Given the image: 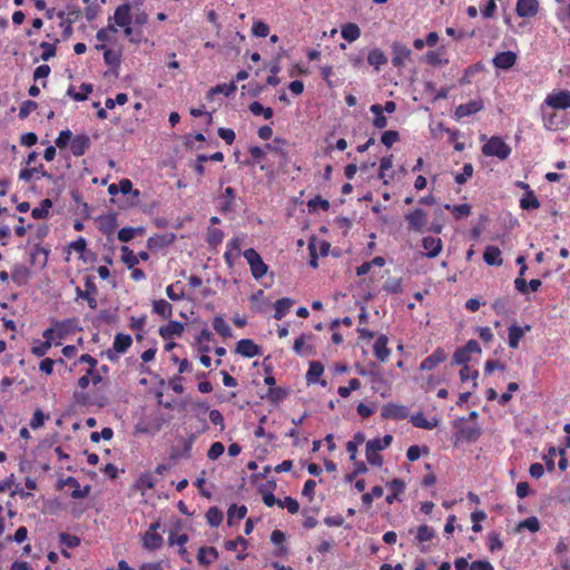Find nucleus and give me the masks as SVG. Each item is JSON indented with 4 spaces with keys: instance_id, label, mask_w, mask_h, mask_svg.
Wrapping results in <instances>:
<instances>
[{
    "instance_id": "nucleus-1",
    "label": "nucleus",
    "mask_w": 570,
    "mask_h": 570,
    "mask_svg": "<svg viewBox=\"0 0 570 570\" xmlns=\"http://www.w3.org/2000/svg\"><path fill=\"white\" fill-rule=\"evenodd\" d=\"M132 14H131V8L129 3H122L118 6L114 12V16L109 18L108 29L111 32H117V27L121 28L124 30V33L129 40L132 42L134 39L131 38L132 35Z\"/></svg>"
},
{
    "instance_id": "nucleus-2",
    "label": "nucleus",
    "mask_w": 570,
    "mask_h": 570,
    "mask_svg": "<svg viewBox=\"0 0 570 570\" xmlns=\"http://www.w3.org/2000/svg\"><path fill=\"white\" fill-rule=\"evenodd\" d=\"M184 521L179 518H176L173 522L171 529L169 530L167 542L169 547L178 546V553L181 557V559L187 562H190L189 553L185 547V544L189 540L188 534L181 533V535H176V532L181 531L184 529Z\"/></svg>"
},
{
    "instance_id": "nucleus-3",
    "label": "nucleus",
    "mask_w": 570,
    "mask_h": 570,
    "mask_svg": "<svg viewBox=\"0 0 570 570\" xmlns=\"http://www.w3.org/2000/svg\"><path fill=\"white\" fill-rule=\"evenodd\" d=\"M511 147L500 137L492 136L483 146L482 154L488 157H497L505 160L511 155Z\"/></svg>"
},
{
    "instance_id": "nucleus-4",
    "label": "nucleus",
    "mask_w": 570,
    "mask_h": 570,
    "mask_svg": "<svg viewBox=\"0 0 570 570\" xmlns=\"http://www.w3.org/2000/svg\"><path fill=\"white\" fill-rule=\"evenodd\" d=\"M243 256L249 266L254 279L259 281L267 274L268 265L264 263L256 249L247 248L243 252Z\"/></svg>"
},
{
    "instance_id": "nucleus-5",
    "label": "nucleus",
    "mask_w": 570,
    "mask_h": 570,
    "mask_svg": "<svg viewBox=\"0 0 570 570\" xmlns=\"http://www.w3.org/2000/svg\"><path fill=\"white\" fill-rule=\"evenodd\" d=\"M132 345V338L129 334L117 333L114 338L112 347L106 351L109 361L116 362L119 354H124Z\"/></svg>"
},
{
    "instance_id": "nucleus-6",
    "label": "nucleus",
    "mask_w": 570,
    "mask_h": 570,
    "mask_svg": "<svg viewBox=\"0 0 570 570\" xmlns=\"http://www.w3.org/2000/svg\"><path fill=\"white\" fill-rule=\"evenodd\" d=\"M543 104L556 110H567L570 108V91L553 90L546 97Z\"/></svg>"
},
{
    "instance_id": "nucleus-7",
    "label": "nucleus",
    "mask_w": 570,
    "mask_h": 570,
    "mask_svg": "<svg viewBox=\"0 0 570 570\" xmlns=\"http://www.w3.org/2000/svg\"><path fill=\"white\" fill-rule=\"evenodd\" d=\"M97 292H98L97 286L90 276H87L85 278V289H81L80 287L76 288L77 297L85 299L91 309L97 308V299H96Z\"/></svg>"
},
{
    "instance_id": "nucleus-8",
    "label": "nucleus",
    "mask_w": 570,
    "mask_h": 570,
    "mask_svg": "<svg viewBox=\"0 0 570 570\" xmlns=\"http://www.w3.org/2000/svg\"><path fill=\"white\" fill-rule=\"evenodd\" d=\"M391 49H392V65L395 67V68H403L406 63V61H409L411 59V56H412V51L411 49L401 43V42H397V41H394L391 46Z\"/></svg>"
},
{
    "instance_id": "nucleus-9",
    "label": "nucleus",
    "mask_w": 570,
    "mask_h": 570,
    "mask_svg": "<svg viewBox=\"0 0 570 570\" xmlns=\"http://www.w3.org/2000/svg\"><path fill=\"white\" fill-rule=\"evenodd\" d=\"M404 217L409 224V229L416 233H422L428 224V214L421 208H416L413 212L405 214Z\"/></svg>"
},
{
    "instance_id": "nucleus-10",
    "label": "nucleus",
    "mask_w": 570,
    "mask_h": 570,
    "mask_svg": "<svg viewBox=\"0 0 570 570\" xmlns=\"http://www.w3.org/2000/svg\"><path fill=\"white\" fill-rule=\"evenodd\" d=\"M448 358V353L443 347H436L431 355L425 357L421 364V371H432L441 363L445 362Z\"/></svg>"
},
{
    "instance_id": "nucleus-11",
    "label": "nucleus",
    "mask_w": 570,
    "mask_h": 570,
    "mask_svg": "<svg viewBox=\"0 0 570 570\" xmlns=\"http://www.w3.org/2000/svg\"><path fill=\"white\" fill-rule=\"evenodd\" d=\"M484 108V104L482 99H474L466 104H461L455 108L454 116L455 119L460 120L464 117L472 116Z\"/></svg>"
},
{
    "instance_id": "nucleus-12",
    "label": "nucleus",
    "mask_w": 570,
    "mask_h": 570,
    "mask_svg": "<svg viewBox=\"0 0 570 570\" xmlns=\"http://www.w3.org/2000/svg\"><path fill=\"white\" fill-rule=\"evenodd\" d=\"M236 353L250 358L262 355V347L250 338H242L236 343Z\"/></svg>"
},
{
    "instance_id": "nucleus-13",
    "label": "nucleus",
    "mask_w": 570,
    "mask_h": 570,
    "mask_svg": "<svg viewBox=\"0 0 570 570\" xmlns=\"http://www.w3.org/2000/svg\"><path fill=\"white\" fill-rule=\"evenodd\" d=\"M381 415L391 420H404L409 416V409L405 405L387 403L382 407Z\"/></svg>"
},
{
    "instance_id": "nucleus-14",
    "label": "nucleus",
    "mask_w": 570,
    "mask_h": 570,
    "mask_svg": "<svg viewBox=\"0 0 570 570\" xmlns=\"http://www.w3.org/2000/svg\"><path fill=\"white\" fill-rule=\"evenodd\" d=\"M539 11L538 0H518L515 12L520 18L534 17Z\"/></svg>"
},
{
    "instance_id": "nucleus-15",
    "label": "nucleus",
    "mask_w": 570,
    "mask_h": 570,
    "mask_svg": "<svg viewBox=\"0 0 570 570\" xmlns=\"http://www.w3.org/2000/svg\"><path fill=\"white\" fill-rule=\"evenodd\" d=\"M493 66L498 69L509 70L517 62V55L513 51H502L492 59Z\"/></svg>"
},
{
    "instance_id": "nucleus-16",
    "label": "nucleus",
    "mask_w": 570,
    "mask_h": 570,
    "mask_svg": "<svg viewBox=\"0 0 570 570\" xmlns=\"http://www.w3.org/2000/svg\"><path fill=\"white\" fill-rule=\"evenodd\" d=\"M91 141L88 135H76L70 141V150L73 156L80 157L90 148Z\"/></svg>"
},
{
    "instance_id": "nucleus-17",
    "label": "nucleus",
    "mask_w": 570,
    "mask_h": 570,
    "mask_svg": "<svg viewBox=\"0 0 570 570\" xmlns=\"http://www.w3.org/2000/svg\"><path fill=\"white\" fill-rule=\"evenodd\" d=\"M387 344L389 337L381 334L373 345L374 356L382 363H385L391 355V350L387 347Z\"/></svg>"
},
{
    "instance_id": "nucleus-18",
    "label": "nucleus",
    "mask_w": 570,
    "mask_h": 570,
    "mask_svg": "<svg viewBox=\"0 0 570 570\" xmlns=\"http://www.w3.org/2000/svg\"><path fill=\"white\" fill-rule=\"evenodd\" d=\"M164 544V538L160 533L145 532L141 535V546L147 551L159 550Z\"/></svg>"
},
{
    "instance_id": "nucleus-19",
    "label": "nucleus",
    "mask_w": 570,
    "mask_h": 570,
    "mask_svg": "<svg viewBox=\"0 0 570 570\" xmlns=\"http://www.w3.org/2000/svg\"><path fill=\"white\" fill-rule=\"evenodd\" d=\"M422 246L426 250L425 256L429 258L436 257L443 248L441 238L433 236L424 237L422 239Z\"/></svg>"
},
{
    "instance_id": "nucleus-20",
    "label": "nucleus",
    "mask_w": 570,
    "mask_h": 570,
    "mask_svg": "<svg viewBox=\"0 0 570 570\" xmlns=\"http://www.w3.org/2000/svg\"><path fill=\"white\" fill-rule=\"evenodd\" d=\"M481 436V429L478 425H464L456 432L458 441L475 442Z\"/></svg>"
},
{
    "instance_id": "nucleus-21",
    "label": "nucleus",
    "mask_w": 570,
    "mask_h": 570,
    "mask_svg": "<svg viewBox=\"0 0 570 570\" xmlns=\"http://www.w3.org/2000/svg\"><path fill=\"white\" fill-rule=\"evenodd\" d=\"M219 557L215 547H200L197 553V561L200 566L208 567Z\"/></svg>"
},
{
    "instance_id": "nucleus-22",
    "label": "nucleus",
    "mask_w": 570,
    "mask_h": 570,
    "mask_svg": "<svg viewBox=\"0 0 570 570\" xmlns=\"http://www.w3.org/2000/svg\"><path fill=\"white\" fill-rule=\"evenodd\" d=\"M531 330L530 325H525L524 327H520L518 325H511L508 328V343L511 348H518L521 338L524 336L525 332Z\"/></svg>"
},
{
    "instance_id": "nucleus-23",
    "label": "nucleus",
    "mask_w": 570,
    "mask_h": 570,
    "mask_svg": "<svg viewBox=\"0 0 570 570\" xmlns=\"http://www.w3.org/2000/svg\"><path fill=\"white\" fill-rule=\"evenodd\" d=\"M184 332V324L178 321H169L167 325L159 328V335L165 340L180 336Z\"/></svg>"
},
{
    "instance_id": "nucleus-24",
    "label": "nucleus",
    "mask_w": 570,
    "mask_h": 570,
    "mask_svg": "<svg viewBox=\"0 0 570 570\" xmlns=\"http://www.w3.org/2000/svg\"><path fill=\"white\" fill-rule=\"evenodd\" d=\"M424 61L433 67L448 65L449 59L446 58V52L444 47H440L436 50H430L424 56Z\"/></svg>"
},
{
    "instance_id": "nucleus-25",
    "label": "nucleus",
    "mask_w": 570,
    "mask_h": 570,
    "mask_svg": "<svg viewBox=\"0 0 570 570\" xmlns=\"http://www.w3.org/2000/svg\"><path fill=\"white\" fill-rule=\"evenodd\" d=\"M387 488L390 493L386 495L385 500L389 504H392L394 501L399 500V495L405 491V483L401 479H393L387 482Z\"/></svg>"
},
{
    "instance_id": "nucleus-26",
    "label": "nucleus",
    "mask_w": 570,
    "mask_h": 570,
    "mask_svg": "<svg viewBox=\"0 0 570 570\" xmlns=\"http://www.w3.org/2000/svg\"><path fill=\"white\" fill-rule=\"evenodd\" d=\"M483 259L490 266H501L503 263L500 248L493 245L485 247Z\"/></svg>"
},
{
    "instance_id": "nucleus-27",
    "label": "nucleus",
    "mask_w": 570,
    "mask_h": 570,
    "mask_svg": "<svg viewBox=\"0 0 570 570\" xmlns=\"http://www.w3.org/2000/svg\"><path fill=\"white\" fill-rule=\"evenodd\" d=\"M367 62L372 66L376 71L381 70V67L387 63V57L380 48H374L370 50L367 55Z\"/></svg>"
},
{
    "instance_id": "nucleus-28",
    "label": "nucleus",
    "mask_w": 570,
    "mask_h": 570,
    "mask_svg": "<svg viewBox=\"0 0 570 570\" xmlns=\"http://www.w3.org/2000/svg\"><path fill=\"white\" fill-rule=\"evenodd\" d=\"M293 305H294V299H292V298L283 297L281 299H277L274 304V308H275L274 318L277 321L284 318Z\"/></svg>"
},
{
    "instance_id": "nucleus-29",
    "label": "nucleus",
    "mask_w": 570,
    "mask_h": 570,
    "mask_svg": "<svg viewBox=\"0 0 570 570\" xmlns=\"http://www.w3.org/2000/svg\"><path fill=\"white\" fill-rule=\"evenodd\" d=\"M341 36L348 42H354L361 37V29L354 22H347L341 28Z\"/></svg>"
},
{
    "instance_id": "nucleus-30",
    "label": "nucleus",
    "mask_w": 570,
    "mask_h": 570,
    "mask_svg": "<svg viewBox=\"0 0 570 570\" xmlns=\"http://www.w3.org/2000/svg\"><path fill=\"white\" fill-rule=\"evenodd\" d=\"M540 207V200L538 199L534 191L528 190V193H524L523 196L520 199V208L523 210H534Z\"/></svg>"
},
{
    "instance_id": "nucleus-31",
    "label": "nucleus",
    "mask_w": 570,
    "mask_h": 570,
    "mask_svg": "<svg viewBox=\"0 0 570 570\" xmlns=\"http://www.w3.org/2000/svg\"><path fill=\"white\" fill-rule=\"evenodd\" d=\"M66 484L72 488L71 498L73 499H82L86 498L90 492V487L86 485L85 488L80 487V483L73 476H68L66 480Z\"/></svg>"
},
{
    "instance_id": "nucleus-32",
    "label": "nucleus",
    "mask_w": 570,
    "mask_h": 570,
    "mask_svg": "<svg viewBox=\"0 0 570 570\" xmlns=\"http://www.w3.org/2000/svg\"><path fill=\"white\" fill-rule=\"evenodd\" d=\"M173 234L155 235L148 238L147 244L149 248H160L174 242Z\"/></svg>"
},
{
    "instance_id": "nucleus-33",
    "label": "nucleus",
    "mask_w": 570,
    "mask_h": 570,
    "mask_svg": "<svg viewBox=\"0 0 570 570\" xmlns=\"http://www.w3.org/2000/svg\"><path fill=\"white\" fill-rule=\"evenodd\" d=\"M271 541L278 547L276 551L277 557H284L287 554L288 549L284 546L285 542V533L281 530H274L271 534Z\"/></svg>"
},
{
    "instance_id": "nucleus-34",
    "label": "nucleus",
    "mask_w": 570,
    "mask_h": 570,
    "mask_svg": "<svg viewBox=\"0 0 570 570\" xmlns=\"http://www.w3.org/2000/svg\"><path fill=\"white\" fill-rule=\"evenodd\" d=\"M153 312L163 318H169L173 314V306L165 299H157L153 303Z\"/></svg>"
},
{
    "instance_id": "nucleus-35",
    "label": "nucleus",
    "mask_w": 570,
    "mask_h": 570,
    "mask_svg": "<svg viewBox=\"0 0 570 570\" xmlns=\"http://www.w3.org/2000/svg\"><path fill=\"white\" fill-rule=\"evenodd\" d=\"M324 373V366L321 362H311L308 371L306 373V381L308 384H314L318 381L321 375Z\"/></svg>"
},
{
    "instance_id": "nucleus-36",
    "label": "nucleus",
    "mask_w": 570,
    "mask_h": 570,
    "mask_svg": "<svg viewBox=\"0 0 570 570\" xmlns=\"http://www.w3.org/2000/svg\"><path fill=\"white\" fill-rule=\"evenodd\" d=\"M371 112L375 116L373 119V126L377 129H383L387 126V119L383 114V108L381 105H372L370 107Z\"/></svg>"
},
{
    "instance_id": "nucleus-37",
    "label": "nucleus",
    "mask_w": 570,
    "mask_h": 570,
    "mask_svg": "<svg viewBox=\"0 0 570 570\" xmlns=\"http://www.w3.org/2000/svg\"><path fill=\"white\" fill-rule=\"evenodd\" d=\"M392 441H393V436L390 434H386L383 438H375L373 440L367 441L366 448H368L370 450L373 449L379 452V451H382V450L389 448L391 445Z\"/></svg>"
},
{
    "instance_id": "nucleus-38",
    "label": "nucleus",
    "mask_w": 570,
    "mask_h": 570,
    "mask_svg": "<svg viewBox=\"0 0 570 570\" xmlns=\"http://www.w3.org/2000/svg\"><path fill=\"white\" fill-rule=\"evenodd\" d=\"M96 48L99 50V49H104V60H105V63L110 66V67H119L120 66V62H121V59H120V53L115 51V50H111V49H106V47L104 45H100V46H96Z\"/></svg>"
},
{
    "instance_id": "nucleus-39",
    "label": "nucleus",
    "mask_w": 570,
    "mask_h": 570,
    "mask_svg": "<svg viewBox=\"0 0 570 570\" xmlns=\"http://www.w3.org/2000/svg\"><path fill=\"white\" fill-rule=\"evenodd\" d=\"M224 238V232L217 227H209L206 235V242L213 248H216L222 244Z\"/></svg>"
},
{
    "instance_id": "nucleus-40",
    "label": "nucleus",
    "mask_w": 570,
    "mask_h": 570,
    "mask_svg": "<svg viewBox=\"0 0 570 570\" xmlns=\"http://www.w3.org/2000/svg\"><path fill=\"white\" fill-rule=\"evenodd\" d=\"M524 529L529 530L532 533L538 532L540 530L539 519L537 517H529L517 524V531H522Z\"/></svg>"
},
{
    "instance_id": "nucleus-41",
    "label": "nucleus",
    "mask_w": 570,
    "mask_h": 570,
    "mask_svg": "<svg viewBox=\"0 0 570 570\" xmlns=\"http://www.w3.org/2000/svg\"><path fill=\"white\" fill-rule=\"evenodd\" d=\"M52 207V202L49 198L43 199L39 207H36L31 212V216L35 219H43L49 215V209Z\"/></svg>"
},
{
    "instance_id": "nucleus-42",
    "label": "nucleus",
    "mask_w": 570,
    "mask_h": 570,
    "mask_svg": "<svg viewBox=\"0 0 570 570\" xmlns=\"http://www.w3.org/2000/svg\"><path fill=\"white\" fill-rule=\"evenodd\" d=\"M410 420H411V423L413 424V426L420 428V429L432 430L436 425V422H431L421 412L413 414Z\"/></svg>"
},
{
    "instance_id": "nucleus-43",
    "label": "nucleus",
    "mask_w": 570,
    "mask_h": 570,
    "mask_svg": "<svg viewBox=\"0 0 570 570\" xmlns=\"http://www.w3.org/2000/svg\"><path fill=\"white\" fill-rule=\"evenodd\" d=\"M213 327L223 337L232 336V328L222 316L214 317Z\"/></svg>"
},
{
    "instance_id": "nucleus-44",
    "label": "nucleus",
    "mask_w": 570,
    "mask_h": 570,
    "mask_svg": "<svg viewBox=\"0 0 570 570\" xmlns=\"http://www.w3.org/2000/svg\"><path fill=\"white\" fill-rule=\"evenodd\" d=\"M237 87L235 85L234 81L229 82V83H219L215 87H213L209 91H208V98H210L212 96L216 95V94H223L225 95L226 97L230 96L232 94H234L236 91Z\"/></svg>"
},
{
    "instance_id": "nucleus-45",
    "label": "nucleus",
    "mask_w": 570,
    "mask_h": 570,
    "mask_svg": "<svg viewBox=\"0 0 570 570\" xmlns=\"http://www.w3.org/2000/svg\"><path fill=\"white\" fill-rule=\"evenodd\" d=\"M121 262L128 267L134 268L138 265V256L128 247L121 246Z\"/></svg>"
},
{
    "instance_id": "nucleus-46",
    "label": "nucleus",
    "mask_w": 570,
    "mask_h": 570,
    "mask_svg": "<svg viewBox=\"0 0 570 570\" xmlns=\"http://www.w3.org/2000/svg\"><path fill=\"white\" fill-rule=\"evenodd\" d=\"M248 108L253 115L263 116L265 119H271L274 115V111L271 107H264L258 101H253Z\"/></svg>"
},
{
    "instance_id": "nucleus-47",
    "label": "nucleus",
    "mask_w": 570,
    "mask_h": 570,
    "mask_svg": "<svg viewBox=\"0 0 570 570\" xmlns=\"http://www.w3.org/2000/svg\"><path fill=\"white\" fill-rule=\"evenodd\" d=\"M206 521L210 527H218L223 522V512L217 507H210L206 512Z\"/></svg>"
},
{
    "instance_id": "nucleus-48",
    "label": "nucleus",
    "mask_w": 570,
    "mask_h": 570,
    "mask_svg": "<svg viewBox=\"0 0 570 570\" xmlns=\"http://www.w3.org/2000/svg\"><path fill=\"white\" fill-rule=\"evenodd\" d=\"M435 537V531L428 524H422L416 530V540L421 543L431 541Z\"/></svg>"
},
{
    "instance_id": "nucleus-49",
    "label": "nucleus",
    "mask_w": 570,
    "mask_h": 570,
    "mask_svg": "<svg viewBox=\"0 0 570 570\" xmlns=\"http://www.w3.org/2000/svg\"><path fill=\"white\" fill-rule=\"evenodd\" d=\"M10 277L18 285H23L27 283L29 277V271L24 266H16L11 272Z\"/></svg>"
},
{
    "instance_id": "nucleus-50",
    "label": "nucleus",
    "mask_w": 570,
    "mask_h": 570,
    "mask_svg": "<svg viewBox=\"0 0 570 570\" xmlns=\"http://www.w3.org/2000/svg\"><path fill=\"white\" fill-rule=\"evenodd\" d=\"M277 505L286 509L291 514H295L299 510L298 501L292 497H285L283 500L278 499Z\"/></svg>"
},
{
    "instance_id": "nucleus-51",
    "label": "nucleus",
    "mask_w": 570,
    "mask_h": 570,
    "mask_svg": "<svg viewBox=\"0 0 570 570\" xmlns=\"http://www.w3.org/2000/svg\"><path fill=\"white\" fill-rule=\"evenodd\" d=\"M444 207L451 210L456 219L468 217L471 214V206L469 204H460L454 206L446 204Z\"/></svg>"
},
{
    "instance_id": "nucleus-52",
    "label": "nucleus",
    "mask_w": 570,
    "mask_h": 570,
    "mask_svg": "<svg viewBox=\"0 0 570 570\" xmlns=\"http://www.w3.org/2000/svg\"><path fill=\"white\" fill-rule=\"evenodd\" d=\"M223 196H224V203L220 206V212L225 214V213H228L232 210L233 200L236 197L234 188H232V187L225 188Z\"/></svg>"
},
{
    "instance_id": "nucleus-53",
    "label": "nucleus",
    "mask_w": 570,
    "mask_h": 570,
    "mask_svg": "<svg viewBox=\"0 0 570 570\" xmlns=\"http://www.w3.org/2000/svg\"><path fill=\"white\" fill-rule=\"evenodd\" d=\"M246 513L247 508L245 505L232 504L227 511L228 523H230V520L233 518H236L237 520L244 519L246 517Z\"/></svg>"
},
{
    "instance_id": "nucleus-54",
    "label": "nucleus",
    "mask_w": 570,
    "mask_h": 570,
    "mask_svg": "<svg viewBox=\"0 0 570 570\" xmlns=\"http://www.w3.org/2000/svg\"><path fill=\"white\" fill-rule=\"evenodd\" d=\"M156 485V480L154 475L149 472L142 473L139 475L137 480V487L139 489L149 490L153 489Z\"/></svg>"
},
{
    "instance_id": "nucleus-55",
    "label": "nucleus",
    "mask_w": 570,
    "mask_h": 570,
    "mask_svg": "<svg viewBox=\"0 0 570 570\" xmlns=\"http://www.w3.org/2000/svg\"><path fill=\"white\" fill-rule=\"evenodd\" d=\"M473 175V166L470 163L463 165L462 171L456 174L454 180L459 185H463L471 178Z\"/></svg>"
},
{
    "instance_id": "nucleus-56",
    "label": "nucleus",
    "mask_w": 570,
    "mask_h": 570,
    "mask_svg": "<svg viewBox=\"0 0 570 570\" xmlns=\"http://www.w3.org/2000/svg\"><path fill=\"white\" fill-rule=\"evenodd\" d=\"M479 376V372L476 370L471 368L469 365H464L460 370V380L462 382H466L469 380L473 381V386H476V379Z\"/></svg>"
},
{
    "instance_id": "nucleus-57",
    "label": "nucleus",
    "mask_w": 570,
    "mask_h": 570,
    "mask_svg": "<svg viewBox=\"0 0 570 570\" xmlns=\"http://www.w3.org/2000/svg\"><path fill=\"white\" fill-rule=\"evenodd\" d=\"M59 541L66 548H76L80 544V538L75 534L62 532L59 534Z\"/></svg>"
},
{
    "instance_id": "nucleus-58",
    "label": "nucleus",
    "mask_w": 570,
    "mask_h": 570,
    "mask_svg": "<svg viewBox=\"0 0 570 570\" xmlns=\"http://www.w3.org/2000/svg\"><path fill=\"white\" fill-rule=\"evenodd\" d=\"M227 551H236L240 547L242 551H245L247 548V541L243 537H237L234 540H227L224 544Z\"/></svg>"
},
{
    "instance_id": "nucleus-59",
    "label": "nucleus",
    "mask_w": 570,
    "mask_h": 570,
    "mask_svg": "<svg viewBox=\"0 0 570 570\" xmlns=\"http://www.w3.org/2000/svg\"><path fill=\"white\" fill-rule=\"evenodd\" d=\"M503 547V543L500 538V533L498 532H490L488 535V549L491 552H495L501 550Z\"/></svg>"
},
{
    "instance_id": "nucleus-60",
    "label": "nucleus",
    "mask_w": 570,
    "mask_h": 570,
    "mask_svg": "<svg viewBox=\"0 0 570 570\" xmlns=\"http://www.w3.org/2000/svg\"><path fill=\"white\" fill-rule=\"evenodd\" d=\"M307 207L311 210L320 207L322 210L327 212L330 209V202L317 195L307 202Z\"/></svg>"
},
{
    "instance_id": "nucleus-61",
    "label": "nucleus",
    "mask_w": 570,
    "mask_h": 570,
    "mask_svg": "<svg viewBox=\"0 0 570 570\" xmlns=\"http://www.w3.org/2000/svg\"><path fill=\"white\" fill-rule=\"evenodd\" d=\"M400 140V134L396 130L384 131L381 136V141L387 148L392 147L396 141Z\"/></svg>"
},
{
    "instance_id": "nucleus-62",
    "label": "nucleus",
    "mask_w": 570,
    "mask_h": 570,
    "mask_svg": "<svg viewBox=\"0 0 570 570\" xmlns=\"http://www.w3.org/2000/svg\"><path fill=\"white\" fill-rule=\"evenodd\" d=\"M471 360V355L464 350L463 346L456 348L453 354V363L458 365H468V362Z\"/></svg>"
},
{
    "instance_id": "nucleus-63",
    "label": "nucleus",
    "mask_w": 570,
    "mask_h": 570,
    "mask_svg": "<svg viewBox=\"0 0 570 570\" xmlns=\"http://www.w3.org/2000/svg\"><path fill=\"white\" fill-rule=\"evenodd\" d=\"M383 288L387 293L399 294L402 292V279L401 278H390L385 282Z\"/></svg>"
},
{
    "instance_id": "nucleus-64",
    "label": "nucleus",
    "mask_w": 570,
    "mask_h": 570,
    "mask_svg": "<svg viewBox=\"0 0 570 570\" xmlns=\"http://www.w3.org/2000/svg\"><path fill=\"white\" fill-rule=\"evenodd\" d=\"M40 48L42 49V53H41L40 58L43 61H48L49 59H51L56 56L57 48H56L55 43H49V42L43 41L40 43Z\"/></svg>"
}]
</instances>
